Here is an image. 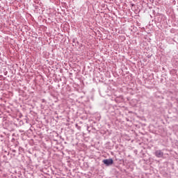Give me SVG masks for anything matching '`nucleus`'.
Wrapping results in <instances>:
<instances>
[{
    "mask_svg": "<svg viewBox=\"0 0 178 178\" xmlns=\"http://www.w3.org/2000/svg\"><path fill=\"white\" fill-rule=\"evenodd\" d=\"M154 155L157 158H163V152H162V150H156L154 153Z\"/></svg>",
    "mask_w": 178,
    "mask_h": 178,
    "instance_id": "2",
    "label": "nucleus"
},
{
    "mask_svg": "<svg viewBox=\"0 0 178 178\" xmlns=\"http://www.w3.org/2000/svg\"><path fill=\"white\" fill-rule=\"evenodd\" d=\"M103 163H104V165H106V166H109L110 165L113 164V160L112 159H104L103 160Z\"/></svg>",
    "mask_w": 178,
    "mask_h": 178,
    "instance_id": "1",
    "label": "nucleus"
}]
</instances>
